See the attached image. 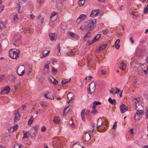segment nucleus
Returning <instances> with one entry per match:
<instances>
[{"instance_id": "nucleus-1", "label": "nucleus", "mask_w": 148, "mask_h": 148, "mask_svg": "<svg viewBox=\"0 0 148 148\" xmlns=\"http://www.w3.org/2000/svg\"><path fill=\"white\" fill-rule=\"evenodd\" d=\"M96 21L95 19L88 20L85 23L84 25L83 30L86 29L89 31L93 29L95 26ZM82 29V27H80Z\"/></svg>"}, {"instance_id": "nucleus-2", "label": "nucleus", "mask_w": 148, "mask_h": 148, "mask_svg": "<svg viewBox=\"0 0 148 148\" xmlns=\"http://www.w3.org/2000/svg\"><path fill=\"white\" fill-rule=\"evenodd\" d=\"M20 52L18 50L11 49L9 51V55L10 57L16 59L19 56Z\"/></svg>"}, {"instance_id": "nucleus-3", "label": "nucleus", "mask_w": 148, "mask_h": 148, "mask_svg": "<svg viewBox=\"0 0 148 148\" xmlns=\"http://www.w3.org/2000/svg\"><path fill=\"white\" fill-rule=\"evenodd\" d=\"M95 84L94 82H92L90 84L89 88L88 89L87 92L89 94H92L95 91Z\"/></svg>"}, {"instance_id": "nucleus-4", "label": "nucleus", "mask_w": 148, "mask_h": 148, "mask_svg": "<svg viewBox=\"0 0 148 148\" xmlns=\"http://www.w3.org/2000/svg\"><path fill=\"white\" fill-rule=\"evenodd\" d=\"M144 112V111L141 110H137V111L135 114L134 119L135 120L136 119H140L141 117L140 116H142Z\"/></svg>"}, {"instance_id": "nucleus-5", "label": "nucleus", "mask_w": 148, "mask_h": 148, "mask_svg": "<svg viewBox=\"0 0 148 148\" xmlns=\"http://www.w3.org/2000/svg\"><path fill=\"white\" fill-rule=\"evenodd\" d=\"M25 68L23 65L19 66L17 69L16 71L19 76H22L24 73Z\"/></svg>"}, {"instance_id": "nucleus-6", "label": "nucleus", "mask_w": 148, "mask_h": 148, "mask_svg": "<svg viewBox=\"0 0 148 148\" xmlns=\"http://www.w3.org/2000/svg\"><path fill=\"white\" fill-rule=\"evenodd\" d=\"M14 122H17L19 121L21 115L18 110H15L14 112Z\"/></svg>"}, {"instance_id": "nucleus-7", "label": "nucleus", "mask_w": 148, "mask_h": 148, "mask_svg": "<svg viewBox=\"0 0 148 148\" xmlns=\"http://www.w3.org/2000/svg\"><path fill=\"white\" fill-rule=\"evenodd\" d=\"M91 138L90 134L88 132H86L83 136L82 140L84 142L88 141Z\"/></svg>"}, {"instance_id": "nucleus-8", "label": "nucleus", "mask_w": 148, "mask_h": 148, "mask_svg": "<svg viewBox=\"0 0 148 148\" xmlns=\"http://www.w3.org/2000/svg\"><path fill=\"white\" fill-rule=\"evenodd\" d=\"M67 34L68 35H70L71 37L73 38L76 39H78L79 38V36L78 35L72 32H67Z\"/></svg>"}, {"instance_id": "nucleus-9", "label": "nucleus", "mask_w": 148, "mask_h": 148, "mask_svg": "<svg viewBox=\"0 0 148 148\" xmlns=\"http://www.w3.org/2000/svg\"><path fill=\"white\" fill-rule=\"evenodd\" d=\"M121 113L123 114L127 110L128 108L123 104H121L120 106Z\"/></svg>"}, {"instance_id": "nucleus-10", "label": "nucleus", "mask_w": 148, "mask_h": 148, "mask_svg": "<svg viewBox=\"0 0 148 148\" xmlns=\"http://www.w3.org/2000/svg\"><path fill=\"white\" fill-rule=\"evenodd\" d=\"M45 98L51 99H53L54 98L51 93L49 91L47 92L44 95Z\"/></svg>"}, {"instance_id": "nucleus-11", "label": "nucleus", "mask_w": 148, "mask_h": 148, "mask_svg": "<svg viewBox=\"0 0 148 148\" xmlns=\"http://www.w3.org/2000/svg\"><path fill=\"white\" fill-rule=\"evenodd\" d=\"M10 90V88H9V86H6L4 88L3 90L1 92V94H7L9 92Z\"/></svg>"}, {"instance_id": "nucleus-12", "label": "nucleus", "mask_w": 148, "mask_h": 148, "mask_svg": "<svg viewBox=\"0 0 148 148\" xmlns=\"http://www.w3.org/2000/svg\"><path fill=\"white\" fill-rule=\"evenodd\" d=\"M49 36L51 41L55 40L57 39V36L56 34L55 33H49Z\"/></svg>"}, {"instance_id": "nucleus-13", "label": "nucleus", "mask_w": 148, "mask_h": 148, "mask_svg": "<svg viewBox=\"0 0 148 148\" xmlns=\"http://www.w3.org/2000/svg\"><path fill=\"white\" fill-rule=\"evenodd\" d=\"M53 121L55 124H59L61 123V118L59 117H54Z\"/></svg>"}, {"instance_id": "nucleus-14", "label": "nucleus", "mask_w": 148, "mask_h": 148, "mask_svg": "<svg viewBox=\"0 0 148 148\" xmlns=\"http://www.w3.org/2000/svg\"><path fill=\"white\" fill-rule=\"evenodd\" d=\"M86 17V15L84 14H81L80 15L79 17L77 18V21L79 22L82 20H84Z\"/></svg>"}, {"instance_id": "nucleus-15", "label": "nucleus", "mask_w": 148, "mask_h": 148, "mask_svg": "<svg viewBox=\"0 0 148 148\" xmlns=\"http://www.w3.org/2000/svg\"><path fill=\"white\" fill-rule=\"evenodd\" d=\"M119 91L120 90L119 89L117 88H112L111 90L110 91V93L113 94H115L119 92Z\"/></svg>"}, {"instance_id": "nucleus-16", "label": "nucleus", "mask_w": 148, "mask_h": 148, "mask_svg": "<svg viewBox=\"0 0 148 148\" xmlns=\"http://www.w3.org/2000/svg\"><path fill=\"white\" fill-rule=\"evenodd\" d=\"M86 109H84L81 111V116L82 120L84 121H85V111Z\"/></svg>"}, {"instance_id": "nucleus-17", "label": "nucleus", "mask_w": 148, "mask_h": 148, "mask_svg": "<svg viewBox=\"0 0 148 148\" xmlns=\"http://www.w3.org/2000/svg\"><path fill=\"white\" fill-rule=\"evenodd\" d=\"M71 148H84V146H82L79 144H77V143L73 144Z\"/></svg>"}, {"instance_id": "nucleus-18", "label": "nucleus", "mask_w": 148, "mask_h": 148, "mask_svg": "<svg viewBox=\"0 0 148 148\" xmlns=\"http://www.w3.org/2000/svg\"><path fill=\"white\" fill-rule=\"evenodd\" d=\"M119 67L122 70H125L126 68V64L124 63L123 60L121 63Z\"/></svg>"}, {"instance_id": "nucleus-19", "label": "nucleus", "mask_w": 148, "mask_h": 148, "mask_svg": "<svg viewBox=\"0 0 148 148\" xmlns=\"http://www.w3.org/2000/svg\"><path fill=\"white\" fill-rule=\"evenodd\" d=\"M142 52V50L139 48H137L136 50V55L137 56H140Z\"/></svg>"}, {"instance_id": "nucleus-20", "label": "nucleus", "mask_w": 148, "mask_h": 148, "mask_svg": "<svg viewBox=\"0 0 148 148\" xmlns=\"http://www.w3.org/2000/svg\"><path fill=\"white\" fill-rule=\"evenodd\" d=\"M10 136H7L3 138L2 140V141L5 143H7L9 141L10 139Z\"/></svg>"}, {"instance_id": "nucleus-21", "label": "nucleus", "mask_w": 148, "mask_h": 148, "mask_svg": "<svg viewBox=\"0 0 148 148\" xmlns=\"http://www.w3.org/2000/svg\"><path fill=\"white\" fill-rule=\"evenodd\" d=\"M108 101L112 105H116V103L114 99L112 100L111 97H109L108 99Z\"/></svg>"}, {"instance_id": "nucleus-22", "label": "nucleus", "mask_w": 148, "mask_h": 148, "mask_svg": "<svg viewBox=\"0 0 148 148\" xmlns=\"http://www.w3.org/2000/svg\"><path fill=\"white\" fill-rule=\"evenodd\" d=\"M99 13L96 12L95 10H93L92 11L90 14V16L92 17H95Z\"/></svg>"}, {"instance_id": "nucleus-23", "label": "nucleus", "mask_w": 148, "mask_h": 148, "mask_svg": "<svg viewBox=\"0 0 148 148\" xmlns=\"http://www.w3.org/2000/svg\"><path fill=\"white\" fill-rule=\"evenodd\" d=\"M124 31V28L123 26H121L118 31L117 34L119 35H121L122 34Z\"/></svg>"}, {"instance_id": "nucleus-24", "label": "nucleus", "mask_w": 148, "mask_h": 148, "mask_svg": "<svg viewBox=\"0 0 148 148\" xmlns=\"http://www.w3.org/2000/svg\"><path fill=\"white\" fill-rule=\"evenodd\" d=\"M30 134L29 132L28 131L26 133H25L23 131V138H28L29 136H30Z\"/></svg>"}, {"instance_id": "nucleus-25", "label": "nucleus", "mask_w": 148, "mask_h": 148, "mask_svg": "<svg viewBox=\"0 0 148 148\" xmlns=\"http://www.w3.org/2000/svg\"><path fill=\"white\" fill-rule=\"evenodd\" d=\"M44 17L42 15H39L37 17V19L40 21V22L41 23H42L44 21Z\"/></svg>"}, {"instance_id": "nucleus-26", "label": "nucleus", "mask_w": 148, "mask_h": 148, "mask_svg": "<svg viewBox=\"0 0 148 148\" xmlns=\"http://www.w3.org/2000/svg\"><path fill=\"white\" fill-rule=\"evenodd\" d=\"M6 26L5 23L2 22H0V30L3 29H5L6 27Z\"/></svg>"}, {"instance_id": "nucleus-27", "label": "nucleus", "mask_w": 148, "mask_h": 148, "mask_svg": "<svg viewBox=\"0 0 148 148\" xmlns=\"http://www.w3.org/2000/svg\"><path fill=\"white\" fill-rule=\"evenodd\" d=\"M16 79V77L12 75L10 76V80L12 82L14 81Z\"/></svg>"}, {"instance_id": "nucleus-28", "label": "nucleus", "mask_w": 148, "mask_h": 148, "mask_svg": "<svg viewBox=\"0 0 148 148\" xmlns=\"http://www.w3.org/2000/svg\"><path fill=\"white\" fill-rule=\"evenodd\" d=\"M46 50H44L42 53V58H45L49 54L50 52V51L49 50L46 53H45Z\"/></svg>"}, {"instance_id": "nucleus-29", "label": "nucleus", "mask_w": 148, "mask_h": 148, "mask_svg": "<svg viewBox=\"0 0 148 148\" xmlns=\"http://www.w3.org/2000/svg\"><path fill=\"white\" fill-rule=\"evenodd\" d=\"M23 147V145H20L18 144H16L14 145V148H22Z\"/></svg>"}, {"instance_id": "nucleus-30", "label": "nucleus", "mask_w": 148, "mask_h": 148, "mask_svg": "<svg viewBox=\"0 0 148 148\" xmlns=\"http://www.w3.org/2000/svg\"><path fill=\"white\" fill-rule=\"evenodd\" d=\"M30 30H31V29L30 28H29V27L26 28H25L24 29V30H23V32L25 33H28V32L30 33V32H31Z\"/></svg>"}, {"instance_id": "nucleus-31", "label": "nucleus", "mask_w": 148, "mask_h": 148, "mask_svg": "<svg viewBox=\"0 0 148 148\" xmlns=\"http://www.w3.org/2000/svg\"><path fill=\"white\" fill-rule=\"evenodd\" d=\"M20 3L19 2L16 5V7L17 8V10L18 11V12L19 13H21V10H20V8H21V6H20Z\"/></svg>"}, {"instance_id": "nucleus-32", "label": "nucleus", "mask_w": 148, "mask_h": 148, "mask_svg": "<svg viewBox=\"0 0 148 148\" xmlns=\"http://www.w3.org/2000/svg\"><path fill=\"white\" fill-rule=\"evenodd\" d=\"M85 0H79L78 1L79 5L80 6L83 5L84 3Z\"/></svg>"}, {"instance_id": "nucleus-33", "label": "nucleus", "mask_w": 148, "mask_h": 148, "mask_svg": "<svg viewBox=\"0 0 148 148\" xmlns=\"http://www.w3.org/2000/svg\"><path fill=\"white\" fill-rule=\"evenodd\" d=\"M96 40L94 39V38L91 40H88V41L87 42L88 43L89 45H91L94 43Z\"/></svg>"}, {"instance_id": "nucleus-34", "label": "nucleus", "mask_w": 148, "mask_h": 148, "mask_svg": "<svg viewBox=\"0 0 148 148\" xmlns=\"http://www.w3.org/2000/svg\"><path fill=\"white\" fill-rule=\"evenodd\" d=\"M68 106L66 107H65L63 110V115H65L66 114L69 112V110H68L66 111L67 110V109L68 108Z\"/></svg>"}, {"instance_id": "nucleus-35", "label": "nucleus", "mask_w": 148, "mask_h": 148, "mask_svg": "<svg viewBox=\"0 0 148 148\" xmlns=\"http://www.w3.org/2000/svg\"><path fill=\"white\" fill-rule=\"evenodd\" d=\"M41 105L42 107L46 108L47 107V106L46 104V103L44 101H42L41 103Z\"/></svg>"}, {"instance_id": "nucleus-36", "label": "nucleus", "mask_w": 148, "mask_h": 148, "mask_svg": "<svg viewBox=\"0 0 148 148\" xmlns=\"http://www.w3.org/2000/svg\"><path fill=\"white\" fill-rule=\"evenodd\" d=\"M106 45L105 44L103 45H101L99 47V49L100 50H102L104 49H105L106 47Z\"/></svg>"}, {"instance_id": "nucleus-37", "label": "nucleus", "mask_w": 148, "mask_h": 148, "mask_svg": "<svg viewBox=\"0 0 148 148\" xmlns=\"http://www.w3.org/2000/svg\"><path fill=\"white\" fill-rule=\"evenodd\" d=\"M103 124L102 120L101 119L99 118L98 119L97 125H101Z\"/></svg>"}, {"instance_id": "nucleus-38", "label": "nucleus", "mask_w": 148, "mask_h": 148, "mask_svg": "<svg viewBox=\"0 0 148 148\" xmlns=\"http://www.w3.org/2000/svg\"><path fill=\"white\" fill-rule=\"evenodd\" d=\"M38 128L39 126L38 125H36L34 126L33 127V129L34 131V132H35V133H37V132L38 130Z\"/></svg>"}, {"instance_id": "nucleus-39", "label": "nucleus", "mask_w": 148, "mask_h": 148, "mask_svg": "<svg viewBox=\"0 0 148 148\" xmlns=\"http://www.w3.org/2000/svg\"><path fill=\"white\" fill-rule=\"evenodd\" d=\"M33 116H32L30 118L29 120L28 121V125H30L33 122Z\"/></svg>"}, {"instance_id": "nucleus-40", "label": "nucleus", "mask_w": 148, "mask_h": 148, "mask_svg": "<svg viewBox=\"0 0 148 148\" xmlns=\"http://www.w3.org/2000/svg\"><path fill=\"white\" fill-rule=\"evenodd\" d=\"M67 96L68 99H70V100H69L68 102V103H69L70 102V101H71V99L72 98L73 95H72V94L70 93H69V94L67 95Z\"/></svg>"}, {"instance_id": "nucleus-41", "label": "nucleus", "mask_w": 148, "mask_h": 148, "mask_svg": "<svg viewBox=\"0 0 148 148\" xmlns=\"http://www.w3.org/2000/svg\"><path fill=\"white\" fill-rule=\"evenodd\" d=\"M101 36V35L100 34H97V35L94 38V39H95V40L97 41L99 38H100Z\"/></svg>"}, {"instance_id": "nucleus-42", "label": "nucleus", "mask_w": 148, "mask_h": 148, "mask_svg": "<svg viewBox=\"0 0 148 148\" xmlns=\"http://www.w3.org/2000/svg\"><path fill=\"white\" fill-rule=\"evenodd\" d=\"M101 125H97V126L96 128V129L97 130V131L100 132H103V130L101 129H100L99 127H100Z\"/></svg>"}, {"instance_id": "nucleus-43", "label": "nucleus", "mask_w": 148, "mask_h": 148, "mask_svg": "<svg viewBox=\"0 0 148 148\" xmlns=\"http://www.w3.org/2000/svg\"><path fill=\"white\" fill-rule=\"evenodd\" d=\"M5 78V75L3 74L0 75V83Z\"/></svg>"}, {"instance_id": "nucleus-44", "label": "nucleus", "mask_w": 148, "mask_h": 148, "mask_svg": "<svg viewBox=\"0 0 148 148\" xmlns=\"http://www.w3.org/2000/svg\"><path fill=\"white\" fill-rule=\"evenodd\" d=\"M57 14V13L53 11L51 14V15L50 16V19H51L52 17H54L55 15Z\"/></svg>"}, {"instance_id": "nucleus-45", "label": "nucleus", "mask_w": 148, "mask_h": 148, "mask_svg": "<svg viewBox=\"0 0 148 148\" xmlns=\"http://www.w3.org/2000/svg\"><path fill=\"white\" fill-rule=\"evenodd\" d=\"M53 82L52 81V80H51V82H52L53 84L54 85H57L58 83V81L56 79L53 78Z\"/></svg>"}, {"instance_id": "nucleus-46", "label": "nucleus", "mask_w": 148, "mask_h": 148, "mask_svg": "<svg viewBox=\"0 0 148 148\" xmlns=\"http://www.w3.org/2000/svg\"><path fill=\"white\" fill-rule=\"evenodd\" d=\"M91 113L94 114H96L98 113V112L96 109H92L91 111Z\"/></svg>"}, {"instance_id": "nucleus-47", "label": "nucleus", "mask_w": 148, "mask_h": 148, "mask_svg": "<svg viewBox=\"0 0 148 148\" xmlns=\"http://www.w3.org/2000/svg\"><path fill=\"white\" fill-rule=\"evenodd\" d=\"M101 104V103L99 101H95L93 102V104L95 105H97Z\"/></svg>"}, {"instance_id": "nucleus-48", "label": "nucleus", "mask_w": 148, "mask_h": 148, "mask_svg": "<svg viewBox=\"0 0 148 148\" xmlns=\"http://www.w3.org/2000/svg\"><path fill=\"white\" fill-rule=\"evenodd\" d=\"M69 123L71 125L72 127H74L75 126V125L73 123L72 119H71V120L69 121Z\"/></svg>"}, {"instance_id": "nucleus-49", "label": "nucleus", "mask_w": 148, "mask_h": 148, "mask_svg": "<svg viewBox=\"0 0 148 148\" xmlns=\"http://www.w3.org/2000/svg\"><path fill=\"white\" fill-rule=\"evenodd\" d=\"M71 80V78L69 79V80L68 81L64 82V80H62L61 83L62 84H66L67 83H68Z\"/></svg>"}, {"instance_id": "nucleus-50", "label": "nucleus", "mask_w": 148, "mask_h": 148, "mask_svg": "<svg viewBox=\"0 0 148 148\" xmlns=\"http://www.w3.org/2000/svg\"><path fill=\"white\" fill-rule=\"evenodd\" d=\"M101 74L102 75H105L107 73V71L104 70H101Z\"/></svg>"}, {"instance_id": "nucleus-51", "label": "nucleus", "mask_w": 148, "mask_h": 148, "mask_svg": "<svg viewBox=\"0 0 148 148\" xmlns=\"http://www.w3.org/2000/svg\"><path fill=\"white\" fill-rule=\"evenodd\" d=\"M18 127V125H15L13 127V131H15L16 130Z\"/></svg>"}, {"instance_id": "nucleus-52", "label": "nucleus", "mask_w": 148, "mask_h": 148, "mask_svg": "<svg viewBox=\"0 0 148 148\" xmlns=\"http://www.w3.org/2000/svg\"><path fill=\"white\" fill-rule=\"evenodd\" d=\"M103 33L104 34H107L108 32V30L107 29H106L105 30H103L102 31Z\"/></svg>"}, {"instance_id": "nucleus-53", "label": "nucleus", "mask_w": 148, "mask_h": 148, "mask_svg": "<svg viewBox=\"0 0 148 148\" xmlns=\"http://www.w3.org/2000/svg\"><path fill=\"white\" fill-rule=\"evenodd\" d=\"M134 100H136V101H134V102L135 103V105H136V103H138V102L140 101V99L138 98H134Z\"/></svg>"}, {"instance_id": "nucleus-54", "label": "nucleus", "mask_w": 148, "mask_h": 148, "mask_svg": "<svg viewBox=\"0 0 148 148\" xmlns=\"http://www.w3.org/2000/svg\"><path fill=\"white\" fill-rule=\"evenodd\" d=\"M46 128L44 126L42 127L41 128V131L42 132H45L46 131Z\"/></svg>"}, {"instance_id": "nucleus-55", "label": "nucleus", "mask_w": 148, "mask_h": 148, "mask_svg": "<svg viewBox=\"0 0 148 148\" xmlns=\"http://www.w3.org/2000/svg\"><path fill=\"white\" fill-rule=\"evenodd\" d=\"M32 69H31V68H30L29 69L27 73L28 75H30V74L32 72Z\"/></svg>"}, {"instance_id": "nucleus-56", "label": "nucleus", "mask_w": 148, "mask_h": 148, "mask_svg": "<svg viewBox=\"0 0 148 148\" xmlns=\"http://www.w3.org/2000/svg\"><path fill=\"white\" fill-rule=\"evenodd\" d=\"M13 18L14 21H17L18 19L17 17V14H15Z\"/></svg>"}, {"instance_id": "nucleus-57", "label": "nucleus", "mask_w": 148, "mask_h": 148, "mask_svg": "<svg viewBox=\"0 0 148 148\" xmlns=\"http://www.w3.org/2000/svg\"><path fill=\"white\" fill-rule=\"evenodd\" d=\"M148 8L146 7L144 9V14H147L148 13Z\"/></svg>"}, {"instance_id": "nucleus-58", "label": "nucleus", "mask_w": 148, "mask_h": 148, "mask_svg": "<svg viewBox=\"0 0 148 148\" xmlns=\"http://www.w3.org/2000/svg\"><path fill=\"white\" fill-rule=\"evenodd\" d=\"M117 122H115L112 128L113 129H116V127H117L116 124Z\"/></svg>"}, {"instance_id": "nucleus-59", "label": "nucleus", "mask_w": 148, "mask_h": 148, "mask_svg": "<svg viewBox=\"0 0 148 148\" xmlns=\"http://www.w3.org/2000/svg\"><path fill=\"white\" fill-rule=\"evenodd\" d=\"M36 133H35V132H34L33 133H32V135H31V137L32 138H34L35 136V134Z\"/></svg>"}, {"instance_id": "nucleus-60", "label": "nucleus", "mask_w": 148, "mask_h": 148, "mask_svg": "<svg viewBox=\"0 0 148 148\" xmlns=\"http://www.w3.org/2000/svg\"><path fill=\"white\" fill-rule=\"evenodd\" d=\"M115 47L117 49H118L120 47V45L119 44H115Z\"/></svg>"}, {"instance_id": "nucleus-61", "label": "nucleus", "mask_w": 148, "mask_h": 148, "mask_svg": "<svg viewBox=\"0 0 148 148\" xmlns=\"http://www.w3.org/2000/svg\"><path fill=\"white\" fill-rule=\"evenodd\" d=\"M90 35H91V34H90V33L89 32H88V33L86 34L84 38H85L87 37H89L90 36Z\"/></svg>"}, {"instance_id": "nucleus-62", "label": "nucleus", "mask_w": 148, "mask_h": 148, "mask_svg": "<svg viewBox=\"0 0 148 148\" xmlns=\"http://www.w3.org/2000/svg\"><path fill=\"white\" fill-rule=\"evenodd\" d=\"M75 52V51L74 50H71L70 51V52L71 53V56L73 55L74 54V53Z\"/></svg>"}, {"instance_id": "nucleus-63", "label": "nucleus", "mask_w": 148, "mask_h": 148, "mask_svg": "<svg viewBox=\"0 0 148 148\" xmlns=\"http://www.w3.org/2000/svg\"><path fill=\"white\" fill-rule=\"evenodd\" d=\"M49 64H45V68H46L47 69H49Z\"/></svg>"}, {"instance_id": "nucleus-64", "label": "nucleus", "mask_w": 148, "mask_h": 148, "mask_svg": "<svg viewBox=\"0 0 148 148\" xmlns=\"http://www.w3.org/2000/svg\"><path fill=\"white\" fill-rule=\"evenodd\" d=\"M90 112V110H86V113H85V114L86 115H88Z\"/></svg>"}]
</instances>
